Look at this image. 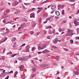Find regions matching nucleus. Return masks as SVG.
Here are the masks:
<instances>
[{
	"label": "nucleus",
	"instance_id": "f257e3e1",
	"mask_svg": "<svg viewBox=\"0 0 79 79\" xmlns=\"http://www.w3.org/2000/svg\"><path fill=\"white\" fill-rule=\"evenodd\" d=\"M67 33L65 35L66 36H72L74 34H75L74 33H73V30H71L70 29H68Z\"/></svg>",
	"mask_w": 79,
	"mask_h": 79
},
{
	"label": "nucleus",
	"instance_id": "f03ea898",
	"mask_svg": "<svg viewBox=\"0 0 79 79\" xmlns=\"http://www.w3.org/2000/svg\"><path fill=\"white\" fill-rule=\"evenodd\" d=\"M26 27V25L25 23H23L21 24V26L18 28L19 31L22 28H24V27Z\"/></svg>",
	"mask_w": 79,
	"mask_h": 79
},
{
	"label": "nucleus",
	"instance_id": "7ed1b4c3",
	"mask_svg": "<svg viewBox=\"0 0 79 79\" xmlns=\"http://www.w3.org/2000/svg\"><path fill=\"white\" fill-rule=\"evenodd\" d=\"M26 58H27V57H26L24 58L19 57L18 58V60H19L20 61L21 60L24 61V60H27V59H26Z\"/></svg>",
	"mask_w": 79,
	"mask_h": 79
},
{
	"label": "nucleus",
	"instance_id": "20e7f679",
	"mask_svg": "<svg viewBox=\"0 0 79 79\" xmlns=\"http://www.w3.org/2000/svg\"><path fill=\"white\" fill-rule=\"evenodd\" d=\"M49 52H50L49 51H48L47 49H45L42 52V53L44 54H46V53H49Z\"/></svg>",
	"mask_w": 79,
	"mask_h": 79
},
{
	"label": "nucleus",
	"instance_id": "39448f33",
	"mask_svg": "<svg viewBox=\"0 0 79 79\" xmlns=\"http://www.w3.org/2000/svg\"><path fill=\"white\" fill-rule=\"evenodd\" d=\"M35 25H36V24H35V22L33 21L31 22V27H34L35 26Z\"/></svg>",
	"mask_w": 79,
	"mask_h": 79
},
{
	"label": "nucleus",
	"instance_id": "423d86ee",
	"mask_svg": "<svg viewBox=\"0 0 79 79\" xmlns=\"http://www.w3.org/2000/svg\"><path fill=\"white\" fill-rule=\"evenodd\" d=\"M56 15L57 16H60V12L58 11H56Z\"/></svg>",
	"mask_w": 79,
	"mask_h": 79
},
{
	"label": "nucleus",
	"instance_id": "0eeeda50",
	"mask_svg": "<svg viewBox=\"0 0 79 79\" xmlns=\"http://www.w3.org/2000/svg\"><path fill=\"white\" fill-rule=\"evenodd\" d=\"M57 39L58 38H57L54 39V40H53V42H54V43H55V44H57V42H58Z\"/></svg>",
	"mask_w": 79,
	"mask_h": 79
},
{
	"label": "nucleus",
	"instance_id": "6e6552de",
	"mask_svg": "<svg viewBox=\"0 0 79 79\" xmlns=\"http://www.w3.org/2000/svg\"><path fill=\"white\" fill-rule=\"evenodd\" d=\"M48 66V64H46L41 65V67H45V66Z\"/></svg>",
	"mask_w": 79,
	"mask_h": 79
},
{
	"label": "nucleus",
	"instance_id": "1a4fd4ad",
	"mask_svg": "<svg viewBox=\"0 0 79 79\" xmlns=\"http://www.w3.org/2000/svg\"><path fill=\"white\" fill-rule=\"evenodd\" d=\"M23 67L21 65L19 67L20 71H23Z\"/></svg>",
	"mask_w": 79,
	"mask_h": 79
},
{
	"label": "nucleus",
	"instance_id": "9d476101",
	"mask_svg": "<svg viewBox=\"0 0 79 79\" xmlns=\"http://www.w3.org/2000/svg\"><path fill=\"white\" fill-rule=\"evenodd\" d=\"M78 21H79V18L75 19L74 23V24H76V23H76V22H77Z\"/></svg>",
	"mask_w": 79,
	"mask_h": 79
},
{
	"label": "nucleus",
	"instance_id": "9b49d317",
	"mask_svg": "<svg viewBox=\"0 0 79 79\" xmlns=\"http://www.w3.org/2000/svg\"><path fill=\"white\" fill-rule=\"evenodd\" d=\"M64 7V5H62L61 6V5H59L58 6V8H63Z\"/></svg>",
	"mask_w": 79,
	"mask_h": 79
},
{
	"label": "nucleus",
	"instance_id": "f8f14e48",
	"mask_svg": "<svg viewBox=\"0 0 79 79\" xmlns=\"http://www.w3.org/2000/svg\"><path fill=\"white\" fill-rule=\"evenodd\" d=\"M30 15H31V16H30V18H35V15H34V14H31Z\"/></svg>",
	"mask_w": 79,
	"mask_h": 79
},
{
	"label": "nucleus",
	"instance_id": "ddd939ff",
	"mask_svg": "<svg viewBox=\"0 0 79 79\" xmlns=\"http://www.w3.org/2000/svg\"><path fill=\"white\" fill-rule=\"evenodd\" d=\"M55 8H56V6H55V5H52V7H51V9L52 10H53V9H55Z\"/></svg>",
	"mask_w": 79,
	"mask_h": 79
},
{
	"label": "nucleus",
	"instance_id": "4468645a",
	"mask_svg": "<svg viewBox=\"0 0 79 79\" xmlns=\"http://www.w3.org/2000/svg\"><path fill=\"white\" fill-rule=\"evenodd\" d=\"M35 70H36V68L35 67H32V71H33L34 72H35Z\"/></svg>",
	"mask_w": 79,
	"mask_h": 79
},
{
	"label": "nucleus",
	"instance_id": "2eb2a0df",
	"mask_svg": "<svg viewBox=\"0 0 79 79\" xmlns=\"http://www.w3.org/2000/svg\"><path fill=\"white\" fill-rule=\"evenodd\" d=\"M17 74H18V71H16L15 72V75H14V77H16V75H17Z\"/></svg>",
	"mask_w": 79,
	"mask_h": 79
},
{
	"label": "nucleus",
	"instance_id": "dca6fc26",
	"mask_svg": "<svg viewBox=\"0 0 79 79\" xmlns=\"http://www.w3.org/2000/svg\"><path fill=\"white\" fill-rule=\"evenodd\" d=\"M7 39H8V38H7V37H5L4 40H3L2 41V42H5V41H6V40H7Z\"/></svg>",
	"mask_w": 79,
	"mask_h": 79
},
{
	"label": "nucleus",
	"instance_id": "f3484780",
	"mask_svg": "<svg viewBox=\"0 0 79 79\" xmlns=\"http://www.w3.org/2000/svg\"><path fill=\"white\" fill-rule=\"evenodd\" d=\"M47 2H48V0H46L45 1H44L42 2H41V3H47Z\"/></svg>",
	"mask_w": 79,
	"mask_h": 79
},
{
	"label": "nucleus",
	"instance_id": "a211bd4d",
	"mask_svg": "<svg viewBox=\"0 0 79 79\" xmlns=\"http://www.w3.org/2000/svg\"><path fill=\"white\" fill-rule=\"evenodd\" d=\"M12 54V52L11 51H10L9 52H8L7 54V55H11V54Z\"/></svg>",
	"mask_w": 79,
	"mask_h": 79
},
{
	"label": "nucleus",
	"instance_id": "6ab92c4d",
	"mask_svg": "<svg viewBox=\"0 0 79 79\" xmlns=\"http://www.w3.org/2000/svg\"><path fill=\"white\" fill-rule=\"evenodd\" d=\"M51 19V17H49L46 19V21H49V20H50Z\"/></svg>",
	"mask_w": 79,
	"mask_h": 79
},
{
	"label": "nucleus",
	"instance_id": "aec40b11",
	"mask_svg": "<svg viewBox=\"0 0 79 79\" xmlns=\"http://www.w3.org/2000/svg\"><path fill=\"white\" fill-rule=\"evenodd\" d=\"M46 47H47V45H45L42 47V49H44V48H46Z\"/></svg>",
	"mask_w": 79,
	"mask_h": 79
},
{
	"label": "nucleus",
	"instance_id": "412c9836",
	"mask_svg": "<svg viewBox=\"0 0 79 79\" xmlns=\"http://www.w3.org/2000/svg\"><path fill=\"white\" fill-rule=\"evenodd\" d=\"M48 28H50V29H52V27L50 26H48V28H46L45 29H48Z\"/></svg>",
	"mask_w": 79,
	"mask_h": 79
},
{
	"label": "nucleus",
	"instance_id": "4be33fe9",
	"mask_svg": "<svg viewBox=\"0 0 79 79\" xmlns=\"http://www.w3.org/2000/svg\"><path fill=\"white\" fill-rule=\"evenodd\" d=\"M60 56H57L56 58V60H57V61H59V59H60Z\"/></svg>",
	"mask_w": 79,
	"mask_h": 79
},
{
	"label": "nucleus",
	"instance_id": "5701e85b",
	"mask_svg": "<svg viewBox=\"0 0 79 79\" xmlns=\"http://www.w3.org/2000/svg\"><path fill=\"white\" fill-rule=\"evenodd\" d=\"M1 77H4V75H3V73H2L0 74Z\"/></svg>",
	"mask_w": 79,
	"mask_h": 79
},
{
	"label": "nucleus",
	"instance_id": "b1692460",
	"mask_svg": "<svg viewBox=\"0 0 79 79\" xmlns=\"http://www.w3.org/2000/svg\"><path fill=\"white\" fill-rule=\"evenodd\" d=\"M34 33V31H31L30 32V34H31V35H32V34H33Z\"/></svg>",
	"mask_w": 79,
	"mask_h": 79
},
{
	"label": "nucleus",
	"instance_id": "393cba45",
	"mask_svg": "<svg viewBox=\"0 0 79 79\" xmlns=\"http://www.w3.org/2000/svg\"><path fill=\"white\" fill-rule=\"evenodd\" d=\"M70 42L71 44H73L74 43V41L73 40H70Z\"/></svg>",
	"mask_w": 79,
	"mask_h": 79
},
{
	"label": "nucleus",
	"instance_id": "a878e982",
	"mask_svg": "<svg viewBox=\"0 0 79 79\" xmlns=\"http://www.w3.org/2000/svg\"><path fill=\"white\" fill-rule=\"evenodd\" d=\"M16 55H17V53L15 54H13V55H11V56H12V57H14V56H16Z\"/></svg>",
	"mask_w": 79,
	"mask_h": 79
},
{
	"label": "nucleus",
	"instance_id": "bb28decb",
	"mask_svg": "<svg viewBox=\"0 0 79 79\" xmlns=\"http://www.w3.org/2000/svg\"><path fill=\"white\" fill-rule=\"evenodd\" d=\"M75 74H77V75H78V74H79V71H76L75 73Z\"/></svg>",
	"mask_w": 79,
	"mask_h": 79
},
{
	"label": "nucleus",
	"instance_id": "cd10ccee",
	"mask_svg": "<svg viewBox=\"0 0 79 79\" xmlns=\"http://www.w3.org/2000/svg\"><path fill=\"white\" fill-rule=\"evenodd\" d=\"M20 13V11L18 10V12H15V15H16L17 14H18V13Z\"/></svg>",
	"mask_w": 79,
	"mask_h": 79
},
{
	"label": "nucleus",
	"instance_id": "c85d7f7f",
	"mask_svg": "<svg viewBox=\"0 0 79 79\" xmlns=\"http://www.w3.org/2000/svg\"><path fill=\"white\" fill-rule=\"evenodd\" d=\"M26 48H27L29 49V48H30V46H29V45H27V46H26Z\"/></svg>",
	"mask_w": 79,
	"mask_h": 79
},
{
	"label": "nucleus",
	"instance_id": "c756f323",
	"mask_svg": "<svg viewBox=\"0 0 79 79\" xmlns=\"http://www.w3.org/2000/svg\"><path fill=\"white\" fill-rule=\"evenodd\" d=\"M62 15H64V10H62Z\"/></svg>",
	"mask_w": 79,
	"mask_h": 79
},
{
	"label": "nucleus",
	"instance_id": "7c9ffc66",
	"mask_svg": "<svg viewBox=\"0 0 79 79\" xmlns=\"http://www.w3.org/2000/svg\"><path fill=\"white\" fill-rule=\"evenodd\" d=\"M12 41L15 42V41L16 40V38H15V37L13 38L12 39Z\"/></svg>",
	"mask_w": 79,
	"mask_h": 79
},
{
	"label": "nucleus",
	"instance_id": "2f4dec72",
	"mask_svg": "<svg viewBox=\"0 0 79 79\" xmlns=\"http://www.w3.org/2000/svg\"><path fill=\"white\" fill-rule=\"evenodd\" d=\"M35 50V48H34V47H33L32 48V51H34Z\"/></svg>",
	"mask_w": 79,
	"mask_h": 79
},
{
	"label": "nucleus",
	"instance_id": "473e14b6",
	"mask_svg": "<svg viewBox=\"0 0 79 79\" xmlns=\"http://www.w3.org/2000/svg\"><path fill=\"white\" fill-rule=\"evenodd\" d=\"M38 48L39 50L42 49V47H41L40 46H39V47H38Z\"/></svg>",
	"mask_w": 79,
	"mask_h": 79
},
{
	"label": "nucleus",
	"instance_id": "72a5a7b5",
	"mask_svg": "<svg viewBox=\"0 0 79 79\" xmlns=\"http://www.w3.org/2000/svg\"><path fill=\"white\" fill-rule=\"evenodd\" d=\"M43 9V7H38V10H42Z\"/></svg>",
	"mask_w": 79,
	"mask_h": 79
},
{
	"label": "nucleus",
	"instance_id": "f704fd0d",
	"mask_svg": "<svg viewBox=\"0 0 79 79\" xmlns=\"http://www.w3.org/2000/svg\"><path fill=\"white\" fill-rule=\"evenodd\" d=\"M3 75H4V76H6V74H7V73L6 72H5L3 73Z\"/></svg>",
	"mask_w": 79,
	"mask_h": 79
},
{
	"label": "nucleus",
	"instance_id": "c9c22d12",
	"mask_svg": "<svg viewBox=\"0 0 79 79\" xmlns=\"http://www.w3.org/2000/svg\"><path fill=\"white\" fill-rule=\"evenodd\" d=\"M77 33H79V28H77Z\"/></svg>",
	"mask_w": 79,
	"mask_h": 79
},
{
	"label": "nucleus",
	"instance_id": "e433bc0d",
	"mask_svg": "<svg viewBox=\"0 0 79 79\" xmlns=\"http://www.w3.org/2000/svg\"><path fill=\"white\" fill-rule=\"evenodd\" d=\"M26 52H29V49H27Z\"/></svg>",
	"mask_w": 79,
	"mask_h": 79
},
{
	"label": "nucleus",
	"instance_id": "4c0bfd02",
	"mask_svg": "<svg viewBox=\"0 0 79 79\" xmlns=\"http://www.w3.org/2000/svg\"><path fill=\"white\" fill-rule=\"evenodd\" d=\"M10 24H15V22L11 21L10 22Z\"/></svg>",
	"mask_w": 79,
	"mask_h": 79
},
{
	"label": "nucleus",
	"instance_id": "58836bf2",
	"mask_svg": "<svg viewBox=\"0 0 79 79\" xmlns=\"http://www.w3.org/2000/svg\"><path fill=\"white\" fill-rule=\"evenodd\" d=\"M52 47L53 48H57V47H56L55 46H52Z\"/></svg>",
	"mask_w": 79,
	"mask_h": 79
},
{
	"label": "nucleus",
	"instance_id": "ea45409f",
	"mask_svg": "<svg viewBox=\"0 0 79 79\" xmlns=\"http://www.w3.org/2000/svg\"><path fill=\"white\" fill-rule=\"evenodd\" d=\"M79 13V9L78 10V12H77V13H76V15H78Z\"/></svg>",
	"mask_w": 79,
	"mask_h": 79
},
{
	"label": "nucleus",
	"instance_id": "a19ab883",
	"mask_svg": "<svg viewBox=\"0 0 79 79\" xmlns=\"http://www.w3.org/2000/svg\"><path fill=\"white\" fill-rule=\"evenodd\" d=\"M64 49L65 50V51H66L67 52L69 51V49H68L64 48Z\"/></svg>",
	"mask_w": 79,
	"mask_h": 79
},
{
	"label": "nucleus",
	"instance_id": "79ce46f5",
	"mask_svg": "<svg viewBox=\"0 0 79 79\" xmlns=\"http://www.w3.org/2000/svg\"><path fill=\"white\" fill-rule=\"evenodd\" d=\"M35 74H33L32 76L31 77H32L33 78L35 76Z\"/></svg>",
	"mask_w": 79,
	"mask_h": 79
},
{
	"label": "nucleus",
	"instance_id": "37998d69",
	"mask_svg": "<svg viewBox=\"0 0 79 79\" xmlns=\"http://www.w3.org/2000/svg\"><path fill=\"white\" fill-rule=\"evenodd\" d=\"M42 11V10H38L37 11V13H39V12H40V11Z\"/></svg>",
	"mask_w": 79,
	"mask_h": 79
},
{
	"label": "nucleus",
	"instance_id": "c03bdc74",
	"mask_svg": "<svg viewBox=\"0 0 79 79\" xmlns=\"http://www.w3.org/2000/svg\"><path fill=\"white\" fill-rule=\"evenodd\" d=\"M25 45H26V44H23L21 45V47H23V46H25Z\"/></svg>",
	"mask_w": 79,
	"mask_h": 79
},
{
	"label": "nucleus",
	"instance_id": "a18cd8bd",
	"mask_svg": "<svg viewBox=\"0 0 79 79\" xmlns=\"http://www.w3.org/2000/svg\"><path fill=\"white\" fill-rule=\"evenodd\" d=\"M65 30V29L64 28L62 29L61 28V31H64Z\"/></svg>",
	"mask_w": 79,
	"mask_h": 79
},
{
	"label": "nucleus",
	"instance_id": "49530a36",
	"mask_svg": "<svg viewBox=\"0 0 79 79\" xmlns=\"http://www.w3.org/2000/svg\"><path fill=\"white\" fill-rule=\"evenodd\" d=\"M6 33V32L3 33H1V35H5V34Z\"/></svg>",
	"mask_w": 79,
	"mask_h": 79
},
{
	"label": "nucleus",
	"instance_id": "de8ad7c7",
	"mask_svg": "<svg viewBox=\"0 0 79 79\" xmlns=\"http://www.w3.org/2000/svg\"><path fill=\"white\" fill-rule=\"evenodd\" d=\"M59 32H61V28H59Z\"/></svg>",
	"mask_w": 79,
	"mask_h": 79
},
{
	"label": "nucleus",
	"instance_id": "09e8293b",
	"mask_svg": "<svg viewBox=\"0 0 79 79\" xmlns=\"http://www.w3.org/2000/svg\"><path fill=\"white\" fill-rule=\"evenodd\" d=\"M55 18H56V19H59V18H60V17H58L56 16H55Z\"/></svg>",
	"mask_w": 79,
	"mask_h": 79
},
{
	"label": "nucleus",
	"instance_id": "8fccbe9b",
	"mask_svg": "<svg viewBox=\"0 0 79 79\" xmlns=\"http://www.w3.org/2000/svg\"><path fill=\"white\" fill-rule=\"evenodd\" d=\"M14 63H18V61H17V60H15L14 61Z\"/></svg>",
	"mask_w": 79,
	"mask_h": 79
},
{
	"label": "nucleus",
	"instance_id": "3c124183",
	"mask_svg": "<svg viewBox=\"0 0 79 79\" xmlns=\"http://www.w3.org/2000/svg\"><path fill=\"white\" fill-rule=\"evenodd\" d=\"M76 55H79V53L78 52H76Z\"/></svg>",
	"mask_w": 79,
	"mask_h": 79
},
{
	"label": "nucleus",
	"instance_id": "603ef678",
	"mask_svg": "<svg viewBox=\"0 0 79 79\" xmlns=\"http://www.w3.org/2000/svg\"><path fill=\"white\" fill-rule=\"evenodd\" d=\"M9 73H13V71H10V72Z\"/></svg>",
	"mask_w": 79,
	"mask_h": 79
},
{
	"label": "nucleus",
	"instance_id": "864d4df0",
	"mask_svg": "<svg viewBox=\"0 0 79 79\" xmlns=\"http://www.w3.org/2000/svg\"><path fill=\"white\" fill-rule=\"evenodd\" d=\"M55 11V10H53L51 12V14H52V13H53V12Z\"/></svg>",
	"mask_w": 79,
	"mask_h": 79
},
{
	"label": "nucleus",
	"instance_id": "5fc2aeb1",
	"mask_svg": "<svg viewBox=\"0 0 79 79\" xmlns=\"http://www.w3.org/2000/svg\"><path fill=\"white\" fill-rule=\"evenodd\" d=\"M40 32H38L37 33V35H38L39 34H40Z\"/></svg>",
	"mask_w": 79,
	"mask_h": 79
},
{
	"label": "nucleus",
	"instance_id": "6e6d98bb",
	"mask_svg": "<svg viewBox=\"0 0 79 79\" xmlns=\"http://www.w3.org/2000/svg\"><path fill=\"white\" fill-rule=\"evenodd\" d=\"M44 34H47V31L45 30L44 31Z\"/></svg>",
	"mask_w": 79,
	"mask_h": 79
},
{
	"label": "nucleus",
	"instance_id": "4d7b16f0",
	"mask_svg": "<svg viewBox=\"0 0 79 79\" xmlns=\"http://www.w3.org/2000/svg\"><path fill=\"white\" fill-rule=\"evenodd\" d=\"M9 78V76H7L5 79H8Z\"/></svg>",
	"mask_w": 79,
	"mask_h": 79
},
{
	"label": "nucleus",
	"instance_id": "13d9d810",
	"mask_svg": "<svg viewBox=\"0 0 79 79\" xmlns=\"http://www.w3.org/2000/svg\"><path fill=\"white\" fill-rule=\"evenodd\" d=\"M47 39H50V36H47Z\"/></svg>",
	"mask_w": 79,
	"mask_h": 79
},
{
	"label": "nucleus",
	"instance_id": "bf43d9fd",
	"mask_svg": "<svg viewBox=\"0 0 79 79\" xmlns=\"http://www.w3.org/2000/svg\"><path fill=\"white\" fill-rule=\"evenodd\" d=\"M5 21H6V19H5L4 20H3L2 22L4 23H5Z\"/></svg>",
	"mask_w": 79,
	"mask_h": 79
},
{
	"label": "nucleus",
	"instance_id": "052dcab7",
	"mask_svg": "<svg viewBox=\"0 0 79 79\" xmlns=\"http://www.w3.org/2000/svg\"><path fill=\"white\" fill-rule=\"evenodd\" d=\"M42 53V52H38V54H40Z\"/></svg>",
	"mask_w": 79,
	"mask_h": 79
},
{
	"label": "nucleus",
	"instance_id": "680f3d73",
	"mask_svg": "<svg viewBox=\"0 0 79 79\" xmlns=\"http://www.w3.org/2000/svg\"><path fill=\"white\" fill-rule=\"evenodd\" d=\"M55 29H54L53 30L52 33H55Z\"/></svg>",
	"mask_w": 79,
	"mask_h": 79
},
{
	"label": "nucleus",
	"instance_id": "e2e57ef3",
	"mask_svg": "<svg viewBox=\"0 0 79 79\" xmlns=\"http://www.w3.org/2000/svg\"><path fill=\"white\" fill-rule=\"evenodd\" d=\"M47 22H48V21L46 20V21L44 22V24H46V23H47Z\"/></svg>",
	"mask_w": 79,
	"mask_h": 79
},
{
	"label": "nucleus",
	"instance_id": "0e129e2a",
	"mask_svg": "<svg viewBox=\"0 0 79 79\" xmlns=\"http://www.w3.org/2000/svg\"><path fill=\"white\" fill-rule=\"evenodd\" d=\"M24 4L25 5H28V3H24Z\"/></svg>",
	"mask_w": 79,
	"mask_h": 79
},
{
	"label": "nucleus",
	"instance_id": "69168bd1",
	"mask_svg": "<svg viewBox=\"0 0 79 79\" xmlns=\"http://www.w3.org/2000/svg\"><path fill=\"white\" fill-rule=\"evenodd\" d=\"M4 8H3L1 9V10L3 11V10H4Z\"/></svg>",
	"mask_w": 79,
	"mask_h": 79
},
{
	"label": "nucleus",
	"instance_id": "338daca9",
	"mask_svg": "<svg viewBox=\"0 0 79 79\" xmlns=\"http://www.w3.org/2000/svg\"><path fill=\"white\" fill-rule=\"evenodd\" d=\"M76 39H79V37L77 36L76 37Z\"/></svg>",
	"mask_w": 79,
	"mask_h": 79
},
{
	"label": "nucleus",
	"instance_id": "774afa93",
	"mask_svg": "<svg viewBox=\"0 0 79 79\" xmlns=\"http://www.w3.org/2000/svg\"><path fill=\"white\" fill-rule=\"evenodd\" d=\"M35 1H36V0H33V3H35Z\"/></svg>",
	"mask_w": 79,
	"mask_h": 79
}]
</instances>
